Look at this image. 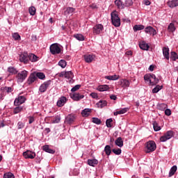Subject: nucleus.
<instances>
[{"instance_id":"obj_1","label":"nucleus","mask_w":178,"mask_h":178,"mask_svg":"<svg viewBox=\"0 0 178 178\" xmlns=\"http://www.w3.org/2000/svg\"><path fill=\"white\" fill-rule=\"evenodd\" d=\"M144 80L145 83H147L148 86H156L159 83V79L154 74H145Z\"/></svg>"},{"instance_id":"obj_2","label":"nucleus","mask_w":178,"mask_h":178,"mask_svg":"<svg viewBox=\"0 0 178 178\" xmlns=\"http://www.w3.org/2000/svg\"><path fill=\"white\" fill-rule=\"evenodd\" d=\"M156 149V143L154 140H149L145 143V154H150Z\"/></svg>"},{"instance_id":"obj_3","label":"nucleus","mask_w":178,"mask_h":178,"mask_svg":"<svg viewBox=\"0 0 178 178\" xmlns=\"http://www.w3.org/2000/svg\"><path fill=\"white\" fill-rule=\"evenodd\" d=\"M111 22L112 24H113L115 27L120 26V18L115 13H111Z\"/></svg>"},{"instance_id":"obj_4","label":"nucleus","mask_w":178,"mask_h":178,"mask_svg":"<svg viewBox=\"0 0 178 178\" xmlns=\"http://www.w3.org/2000/svg\"><path fill=\"white\" fill-rule=\"evenodd\" d=\"M173 136H175V132H173V131H168L165 134H164L163 136L160 137V141L161 143H165L168 141V140H170V138H172Z\"/></svg>"},{"instance_id":"obj_5","label":"nucleus","mask_w":178,"mask_h":178,"mask_svg":"<svg viewBox=\"0 0 178 178\" xmlns=\"http://www.w3.org/2000/svg\"><path fill=\"white\" fill-rule=\"evenodd\" d=\"M60 47L58 45V43H54L50 46V52L52 55H58L60 54Z\"/></svg>"},{"instance_id":"obj_6","label":"nucleus","mask_w":178,"mask_h":178,"mask_svg":"<svg viewBox=\"0 0 178 178\" xmlns=\"http://www.w3.org/2000/svg\"><path fill=\"white\" fill-rule=\"evenodd\" d=\"M28 72L26 70H24L17 74V79L18 83H23L24 80L27 78Z\"/></svg>"},{"instance_id":"obj_7","label":"nucleus","mask_w":178,"mask_h":178,"mask_svg":"<svg viewBox=\"0 0 178 178\" xmlns=\"http://www.w3.org/2000/svg\"><path fill=\"white\" fill-rule=\"evenodd\" d=\"M26 97L24 96H18L14 101L15 106H20L22 104H24L26 102Z\"/></svg>"},{"instance_id":"obj_8","label":"nucleus","mask_w":178,"mask_h":178,"mask_svg":"<svg viewBox=\"0 0 178 178\" xmlns=\"http://www.w3.org/2000/svg\"><path fill=\"white\" fill-rule=\"evenodd\" d=\"M51 86V80L47 81L43 83L39 88V91L42 94V92H45L47 90H48V87Z\"/></svg>"},{"instance_id":"obj_9","label":"nucleus","mask_w":178,"mask_h":178,"mask_svg":"<svg viewBox=\"0 0 178 178\" xmlns=\"http://www.w3.org/2000/svg\"><path fill=\"white\" fill-rule=\"evenodd\" d=\"M23 156L26 159H34L35 158V152L27 150L23 153Z\"/></svg>"},{"instance_id":"obj_10","label":"nucleus","mask_w":178,"mask_h":178,"mask_svg":"<svg viewBox=\"0 0 178 178\" xmlns=\"http://www.w3.org/2000/svg\"><path fill=\"white\" fill-rule=\"evenodd\" d=\"M102 30H104V26L101 24H96L93 27L94 34H101V33H102Z\"/></svg>"},{"instance_id":"obj_11","label":"nucleus","mask_w":178,"mask_h":178,"mask_svg":"<svg viewBox=\"0 0 178 178\" xmlns=\"http://www.w3.org/2000/svg\"><path fill=\"white\" fill-rule=\"evenodd\" d=\"M29 56L30 55H29V54H27L26 52L22 54L19 56V60H20V62H23L24 63H29Z\"/></svg>"},{"instance_id":"obj_12","label":"nucleus","mask_w":178,"mask_h":178,"mask_svg":"<svg viewBox=\"0 0 178 178\" xmlns=\"http://www.w3.org/2000/svg\"><path fill=\"white\" fill-rule=\"evenodd\" d=\"M36 80L37 75L35 74V72H33L29 76L27 79V83L29 84V86H30L31 84H33V83H34V81H35Z\"/></svg>"},{"instance_id":"obj_13","label":"nucleus","mask_w":178,"mask_h":178,"mask_svg":"<svg viewBox=\"0 0 178 178\" xmlns=\"http://www.w3.org/2000/svg\"><path fill=\"white\" fill-rule=\"evenodd\" d=\"M145 33L147 34H149V35H156V30L154 29L152 26H147L145 29Z\"/></svg>"},{"instance_id":"obj_14","label":"nucleus","mask_w":178,"mask_h":178,"mask_svg":"<svg viewBox=\"0 0 178 178\" xmlns=\"http://www.w3.org/2000/svg\"><path fill=\"white\" fill-rule=\"evenodd\" d=\"M70 98L74 101H80V99H83V98H84V95L79 93H73L70 94Z\"/></svg>"},{"instance_id":"obj_15","label":"nucleus","mask_w":178,"mask_h":178,"mask_svg":"<svg viewBox=\"0 0 178 178\" xmlns=\"http://www.w3.org/2000/svg\"><path fill=\"white\" fill-rule=\"evenodd\" d=\"M119 84L124 89L127 88V87H130V81L127 79H121L119 81Z\"/></svg>"},{"instance_id":"obj_16","label":"nucleus","mask_w":178,"mask_h":178,"mask_svg":"<svg viewBox=\"0 0 178 178\" xmlns=\"http://www.w3.org/2000/svg\"><path fill=\"white\" fill-rule=\"evenodd\" d=\"M74 120H76V117H74V115L73 114L68 115L65 118V122L68 124H72Z\"/></svg>"},{"instance_id":"obj_17","label":"nucleus","mask_w":178,"mask_h":178,"mask_svg":"<svg viewBox=\"0 0 178 178\" xmlns=\"http://www.w3.org/2000/svg\"><path fill=\"white\" fill-rule=\"evenodd\" d=\"M67 102V99H66V97L63 96L60 98V99L57 102V106L62 107L65 105V102Z\"/></svg>"},{"instance_id":"obj_18","label":"nucleus","mask_w":178,"mask_h":178,"mask_svg":"<svg viewBox=\"0 0 178 178\" xmlns=\"http://www.w3.org/2000/svg\"><path fill=\"white\" fill-rule=\"evenodd\" d=\"M73 77H74V75L73 74V72L72 71H68L65 72V79H70V83H73Z\"/></svg>"},{"instance_id":"obj_19","label":"nucleus","mask_w":178,"mask_h":178,"mask_svg":"<svg viewBox=\"0 0 178 178\" xmlns=\"http://www.w3.org/2000/svg\"><path fill=\"white\" fill-rule=\"evenodd\" d=\"M114 3L118 9H124V4L122 0H115Z\"/></svg>"},{"instance_id":"obj_20","label":"nucleus","mask_w":178,"mask_h":178,"mask_svg":"<svg viewBox=\"0 0 178 178\" xmlns=\"http://www.w3.org/2000/svg\"><path fill=\"white\" fill-rule=\"evenodd\" d=\"M94 58H95V56L91 54L84 56V60L86 62V63H91V62L94 60Z\"/></svg>"},{"instance_id":"obj_21","label":"nucleus","mask_w":178,"mask_h":178,"mask_svg":"<svg viewBox=\"0 0 178 178\" xmlns=\"http://www.w3.org/2000/svg\"><path fill=\"white\" fill-rule=\"evenodd\" d=\"M139 47L140 49H143V51H148V49H149V45H148L145 42L139 43Z\"/></svg>"},{"instance_id":"obj_22","label":"nucleus","mask_w":178,"mask_h":178,"mask_svg":"<svg viewBox=\"0 0 178 178\" xmlns=\"http://www.w3.org/2000/svg\"><path fill=\"white\" fill-rule=\"evenodd\" d=\"M97 108H104V106H106L108 105V102L106 100H100L99 102L96 104Z\"/></svg>"},{"instance_id":"obj_23","label":"nucleus","mask_w":178,"mask_h":178,"mask_svg":"<svg viewBox=\"0 0 178 178\" xmlns=\"http://www.w3.org/2000/svg\"><path fill=\"white\" fill-rule=\"evenodd\" d=\"M163 55L167 60H169V47L163 48Z\"/></svg>"},{"instance_id":"obj_24","label":"nucleus","mask_w":178,"mask_h":178,"mask_svg":"<svg viewBox=\"0 0 178 178\" xmlns=\"http://www.w3.org/2000/svg\"><path fill=\"white\" fill-rule=\"evenodd\" d=\"M167 3L170 8H176L178 6V0L170 1Z\"/></svg>"},{"instance_id":"obj_25","label":"nucleus","mask_w":178,"mask_h":178,"mask_svg":"<svg viewBox=\"0 0 178 178\" xmlns=\"http://www.w3.org/2000/svg\"><path fill=\"white\" fill-rule=\"evenodd\" d=\"M88 165H89V166L95 167L96 165H98V160H97L95 159H88Z\"/></svg>"},{"instance_id":"obj_26","label":"nucleus","mask_w":178,"mask_h":178,"mask_svg":"<svg viewBox=\"0 0 178 178\" xmlns=\"http://www.w3.org/2000/svg\"><path fill=\"white\" fill-rule=\"evenodd\" d=\"M91 113V109L90 108H85L82 111L81 115L83 118H87Z\"/></svg>"},{"instance_id":"obj_27","label":"nucleus","mask_w":178,"mask_h":178,"mask_svg":"<svg viewBox=\"0 0 178 178\" xmlns=\"http://www.w3.org/2000/svg\"><path fill=\"white\" fill-rule=\"evenodd\" d=\"M98 91L103 92V91H108L109 90V86L108 85H101L99 86L97 88Z\"/></svg>"},{"instance_id":"obj_28","label":"nucleus","mask_w":178,"mask_h":178,"mask_svg":"<svg viewBox=\"0 0 178 178\" xmlns=\"http://www.w3.org/2000/svg\"><path fill=\"white\" fill-rule=\"evenodd\" d=\"M177 171V165H173L169 172V177H172V176H174V175L176 173Z\"/></svg>"},{"instance_id":"obj_29","label":"nucleus","mask_w":178,"mask_h":178,"mask_svg":"<svg viewBox=\"0 0 178 178\" xmlns=\"http://www.w3.org/2000/svg\"><path fill=\"white\" fill-rule=\"evenodd\" d=\"M115 145L118 147H123V139H122V137L118 138L115 141Z\"/></svg>"},{"instance_id":"obj_30","label":"nucleus","mask_w":178,"mask_h":178,"mask_svg":"<svg viewBox=\"0 0 178 178\" xmlns=\"http://www.w3.org/2000/svg\"><path fill=\"white\" fill-rule=\"evenodd\" d=\"M43 151L48 152L49 154H55V150L50 149L49 145H44Z\"/></svg>"},{"instance_id":"obj_31","label":"nucleus","mask_w":178,"mask_h":178,"mask_svg":"<svg viewBox=\"0 0 178 178\" xmlns=\"http://www.w3.org/2000/svg\"><path fill=\"white\" fill-rule=\"evenodd\" d=\"M129 111L128 108H122L118 111L114 112V116H118V115H123V113H126Z\"/></svg>"},{"instance_id":"obj_32","label":"nucleus","mask_w":178,"mask_h":178,"mask_svg":"<svg viewBox=\"0 0 178 178\" xmlns=\"http://www.w3.org/2000/svg\"><path fill=\"white\" fill-rule=\"evenodd\" d=\"M168 31H169V33H174V31H176V26H175V24L170 23L168 25Z\"/></svg>"},{"instance_id":"obj_33","label":"nucleus","mask_w":178,"mask_h":178,"mask_svg":"<svg viewBox=\"0 0 178 178\" xmlns=\"http://www.w3.org/2000/svg\"><path fill=\"white\" fill-rule=\"evenodd\" d=\"M104 152L106 153V155H107L108 156H109V155L112 154V149H111V145H107L105 146Z\"/></svg>"},{"instance_id":"obj_34","label":"nucleus","mask_w":178,"mask_h":178,"mask_svg":"<svg viewBox=\"0 0 178 178\" xmlns=\"http://www.w3.org/2000/svg\"><path fill=\"white\" fill-rule=\"evenodd\" d=\"M29 60L31 62H37L38 60V56H35L34 54H29Z\"/></svg>"},{"instance_id":"obj_35","label":"nucleus","mask_w":178,"mask_h":178,"mask_svg":"<svg viewBox=\"0 0 178 178\" xmlns=\"http://www.w3.org/2000/svg\"><path fill=\"white\" fill-rule=\"evenodd\" d=\"M168 108V104H160L157 105V109L159 111H165V109Z\"/></svg>"},{"instance_id":"obj_36","label":"nucleus","mask_w":178,"mask_h":178,"mask_svg":"<svg viewBox=\"0 0 178 178\" xmlns=\"http://www.w3.org/2000/svg\"><path fill=\"white\" fill-rule=\"evenodd\" d=\"M133 6V0H124V8H129Z\"/></svg>"},{"instance_id":"obj_37","label":"nucleus","mask_w":178,"mask_h":178,"mask_svg":"<svg viewBox=\"0 0 178 178\" xmlns=\"http://www.w3.org/2000/svg\"><path fill=\"white\" fill-rule=\"evenodd\" d=\"M144 29H145L144 25H135L134 26V31H140L141 30H144Z\"/></svg>"},{"instance_id":"obj_38","label":"nucleus","mask_w":178,"mask_h":178,"mask_svg":"<svg viewBox=\"0 0 178 178\" xmlns=\"http://www.w3.org/2000/svg\"><path fill=\"white\" fill-rule=\"evenodd\" d=\"M162 88H163V86H159L157 85L154 88H153L152 90V92L153 94H156V92H159V91H161V90H162Z\"/></svg>"},{"instance_id":"obj_39","label":"nucleus","mask_w":178,"mask_h":178,"mask_svg":"<svg viewBox=\"0 0 178 178\" xmlns=\"http://www.w3.org/2000/svg\"><path fill=\"white\" fill-rule=\"evenodd\" d=\"M22 111H23V107L22 106H17V107H15L13 109V113L15 115H16L17 113H20V112H22Z\"/></svg>"},{"instance_id":"obj_40","label":"nucleus","mask_w":178,"mask_h":178,"mask_svg":"<svg viewBox=\"0 0 178 178\" xmlns=\"http://www.w3.org/2000/svg\"><path fill=\"white\" fill-rule=\"evenodd\" d=\"M8 72L11 74H17V70H16V68L14 67H9L8 68Z\"/></svg>"},{"instance_id":"obj_41","label":"nucleus","mask_w":178,"mask_h":178,"mask_svg":"<svg viewBox=\"0 0 178 178\" xmlns=\"http://www.w3.org/2000/svg\"><path fill=\"white\" fill-rule=\"evenodd\" d=\"M74 10H76V9H74L73 7H68L65 11V15H72Z\"/></svg>"},{"instance_id":"obj_42","label":"nucleus","mask_w":178,"mask_h":178,"mask_svg":"<svg viewBox=\"0 0 178 178\" xmlns=\"http://www.w3.org/2000/svg\"><path fill=\"white\" fill-rule=\"evenodd\" d=\"M105 79H106L107 80H118L119 75L115 74L112 76H106Z\"/></svg>"},{"instance_id":"obj_43","label":"nucleus","mask_w":178,"mask_h":178,"mask_svg":"<svg viewBox=\"0 0 178 178\" xmlns=\"http://www.w3.org/2000/svg\"><path fill=\"white\" fill-rule=\"evenodd\" d=\"M37 79H40V80H44L45 79V74L44 72H35Z\"/></svg>"},{"instance_id":"obj_44","label":"nucleus","mask_w":178,"mask_h":178,"mask_svg":"<svg viewBox=\"0 0 178 178\" xmlns=\"http://www.w3.org/2000/svg\"><path fill=\"white\" fill-rule=\"evenodd\" d=\"M153 128L154 131H159V130H161V126L158 124V122H156V121L153 122Z\"/></svg>"},{"instance_id":"obj_45","label":"nucleus","mask_w":178,"mask_h":178,"mask_svg":"<svg viewBox=\"0 0 178 178\" xmlns=\"http://www.w3.org/2000/svg\"><path fill=\"white\" fill-rule=\"evenodd\" d=\"M74 37L78 40V41H84V36L82 34H75Z\"/></svg>"},{"instance_id":"obj_46","label":"nucleus","mask_w":178,"mask_h":178,"mask_svg":"<svg viewBox=\"0 0 178 178\" xmlns=\"http://www.w3.org/2000/svg\"><path fill=\"white\" fill-rule=\"evenodd\" d=\"M36 10H37L35 9V7H34V6L30 7L29 9V12L31 16H34V15H35Z\"/></svg>"},{"instance_id":"obj_47","label":"nucleus","mask_w":178,"mask_h":178,"mask_svg":"<svg viewBox=\"0 0 178 178\" xmlns=\"http://www.w3.org/2000/svg\"><path fill=\"white\" fill-rule=\"evenodd\" d=\"M58 65L60 66V67H62L63 69H65V67H66V65H67V63H66V60H60L58 62Z\"/></svg>"},{"instance_id":"obj_48","label":"nucleus","mask_w":178,"mask_h":178,"mask_svg":"<svg viewBox=\"0 0 178 178\" xmlns=\"http://www.w3.org/2000/svg\"><path fill=\"white\" fill-rule=\"evenodd\" d=\"M13 38H14L15 41H20V40H22L20 35H19V33H15L13 34Z\"/></svg>"},{"instance_id":"obj_49","label":"nucleus","mask_w":178,"mask_h":178,"mask_svg":"<svg viewBox=\"0 0 178 178\" xmlns=\"http://www.w3.org/2000/svg\"><path fill=\"white\" fill-rule=\"evenodd\" d=\"M170 58H171L172 60H176V59H178L177 53L175 52V51H172V52H171Z\"/></svg>"},{"instance_id":"obj_50","label":"nucleus","mask_w":178,"mask_h":178,"mask_svg":"<svg viewBox=\"0 0 178 178\" xmlns=\"http://www.w3.org/2000/svg\"><path fill=\"white\" fill-rule=\"evenodd\" d=\"M3 178H15V175L12 172H6L3 175Z\"/></svg>"},{"instance_id":"obj_51","label":"nucleus","mask_w":178,"mask_h":178,"mask_svg":"<svg viewBox=\"0 0 178 178\" xmlns=\"http://www.w3.org/2000/svg\"><path fill=\"white\" fill-rule=\"evenodd\" d=\"M112 122H113V120H112V118H109L108 120H106V126L108 128L112 127Z\"/></svg>"},{"instance_id":"obj_52","label":"nucleus","mask_w":178,"mask_h":178,"mask_svg":"<svg viewBox=\"0 0 178 178\" xmlns=\"http://www.w3.org/2000/svg\"><path fill=\"white\" fill-rule=\"evenodd\" d=\"M92 123H95V124H101V123H102L101 120L98 118H92Z\"/></svg>"},{"instance_id":"obj_53","label":"nucleus","mask_w":178,"mask_h":178,"mask_svg":"<svg viewBox=\"0 0 178 178\" xmlns=\"http://www.w3.org/2000/svg\"><path fill=\"white\" fill-rule=\"evenodd\" d=\"M61 30L63 31H67L69 30V24H67V22H65L64 25L61 26Z\"/></svg>"},{"instance_id":"obj_54","label":"nucleus","mask_w":178,"mask_h":178,"mask_svg":"<svg viewBox=\"0 0 178 178\" xmlns=\"http://www.w3.org/2000/svg\"><path fill=\"white\" fill-rule=\"evenodd\" d=\"M112 152H113V154H115V155H120V154H122V149H112Z\"/></svg>"},{"instance_id":"obj_55","label":"nucleus","mask_w":178,"mask_h":178,"mask_svg":"<svg viewBox=\"0 0 178 178\" xmlns=\"http://www.w3.org/2000/svg\"><path fill=\"white\" fill-rule=\"evenodd\" d=\"M80 87H81V85H76L71 89L72 92H75L77 90H80Z\"/></svg>"},{"instance_id":"obj_56","label":"nucleus","mask_w":178,"mask_h":178,"mask_svg":"<svg viewBox=\"0 0 178 178\" xmlns=\"http://www.w3.org/2000/svg\"><path fill=\"white\" fill-rule=\"evenodd\" d=\"M79 171L76 169H74L72 172L70 173V176H78Z\"/></svg>"},{"instance_id":"obj_57","label":"nucleus","mask_w":178,"mask_h":178,"mask_svg":"<svg viewBox=\"0 0 178 178\" xmlns=\"http://www.w3.org/2000/svg\"><path fill=\"white\" fill-rule=\"evenodd\" d=\"M4 91H6V92L9 93V92H12V91H13V90L12 89V87H4L3 88Z\"/></svg>"},{"instance_id":"obj_58","label":"nucleus","mask_w":178,"mask_h":178,"mask_svg":"<svg viewBox=\"0 0 178 178\" xmlns=\"http://www.w3.org/2000/svg\"><path fill=\"white\" fill-rule=\"evenodd\" d=\"M165 115H166V116H170L172 115V111L169 108H166L165 110Z\"/></svg>"},{"instance_id":"obj_59","label":"nucleus","mask_w":178,"mask_h":178,"mask_svg":"<svg viewBox=\"0 0 178 178\" xmlns=\"http://www.w3.org/2000/svg\"><path fill=\"white\" fill-rule=\"evenodd\" d=\"M17 127L18 129H23V127H24V123H23L22 122H19L17 123Z\"/></svg>"},{"instance_id":"obj_60","label":"nucleus","mask_w":178,"mask_h":178,"mask_svg":"<svg viewBox=\"0 0 178 178\" xmlns=\"http://www.w3.org/2000/svg\"><path fill=\"white\" fill-rule=\"evenodd\" d=\"M60 122V118L58 116L55 118V120H53V123H59Z\"/></svg>"},{"instance_id":"obj_61","label":"nucleus","mask_w":178,"mask_h":178,"mask_svg":"<svg viewBox=\"0 0 178 178\" xmlns=\"http://www.w3.org/2000/svg\"><path fill=\"white\" fill-rule=\"evenodd\" d=\"M29 124H31V123H33L34 120H35L34 119V117H33V116L29 117Z\"/></svg>"},{"instance_id":"obj_62","label":"nucleus","mask_w":178,"mask_h":178,"mask_svg":"<svg viewBox=\"0 0 178 178\" xmlns=\"http://www.w3.org/2000/svg\"><path fill=\"white\" fill-rule=\"evenodd\" d=\"M90 96L92 97V98H94V99L98 98V94H97L96 92H92L90 94Z\"/></svg>"},{"instance_id":"obj_63","label":"nucleus","mask_w":178,"mask_h":178,"mask_svg":"<svg viewBox=\"0 0 178 178\" xmlns=\"http://www.w3.org/2000/svg\"><path fill=\"white\" fill-rule=\"evenodd\" d=\"M110 99H113V101H116V99H118V97H116L115 95H112L110 96Z\"/></svg>"},{"instance_id":"obj_64","label":"nucleus","mask_w":178,"mask_h":178,"mask_svg":"<svg viewBox=\"0 0 178 178\" xmlns=\"http://www.w3.org/2000/svg\"><path fill=\"white\" fill-rule=\"evenodd\" d=\"M144 2L146 6H149V5H151V1H149V0H145Z\"/></svg>"}]
</instances>
